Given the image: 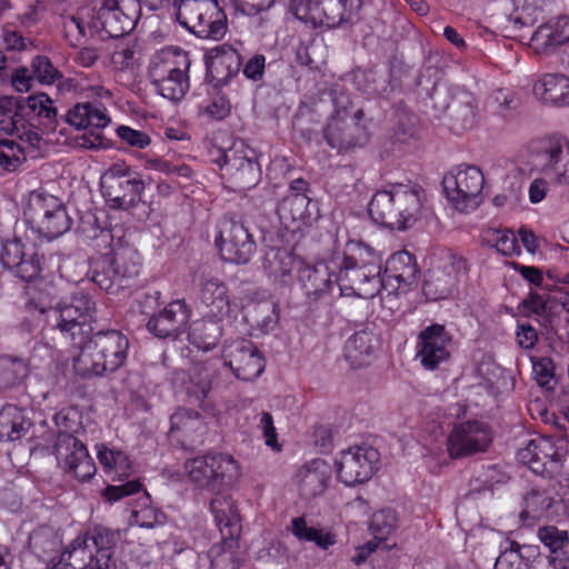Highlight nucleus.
<instances>
[{
    "label": "nucleus",
    "instance_id": "obj_1",
    "mask_svg": "<svg viewBox=\"0 0 569 569\" xmlns=\"http://www.w3.org/2000/svg\"><path fill=\"white\" fill-rule=\"evenodd\" d=\"M423 189L417 183L395 184L390 190L377 191L368 206L371 219L391 230H406L419 217Z\"/></svg>",
    "mask_w": 569,
    "mask_h": 569
},
{
    "label": "nucleus",
    "instance_id": "obj_2",
    "mask_svg": "<svg viewBox=\"0 0 569 569\" xmlns=\"http://www.w3.org/2000/svg\"><path fill=\"white\" fill-rule=\"evenodd\" d=\"M74 368L84 377H101L117 371L128 357L129 340L119 330H98L77 347Z\"/></svg>",
    "mask_w": 569,
    "mask_h": 569
},
{
    "label": "nucleus",
    "instance_id": "obj_3",
    "mask_svg": "<svg viewBox=\"0 0 569 569\" xmlns=\"http://www.w3.org/2000/svg\"><path fill=\"white\" fill-rule=\"evenodd\" d=\"M53 420L58 428L53 453L59 466L81 482L90 480L97 471L94 461L83 442L72 435L79 426L77 411L62 409L54 415Z\"/></svg>",
    "mask_w": 569,
    "mask_h": 569
},
{
    "label": "nucleus",
    "instance_id": "obj_4",
    "mask_svg": "<svg viewBox=\"0 0 569 569\" xmlns=\"http://www.w3.org/2000/svg\"><path fill=\"white\" fill-rule=\"evenodd\" d=\"M191 60L187 51L168 47L157 51L149 63L148 77L156 91L171 101H179L189 91Z\"/></svg>",
    "mask_w": 569,
    "mask_h": 569
},
{
    "label": "nucleus",
    "instance_id": "obj_5",
    "mask_svg": "<svg viewBox=\"0 0 569 569\" xmlns=\"http://www.w3.org/2000/svg\"><path fill=\"white\" fill-rule=\"evenodd\" d=\"M46 315V321L58 329L62 337L73 347L83 343L93 332L91 322L94 321L96 302L84 292H76L69 302H59L48 309H40Z\"/></svg>",
    "mask_w": 569,
    "mask_h": 569
},
{
    "label": "nucleus",
    "instance_id": "obj_6",
    "mask_svg": "<svg viewBox=\"0 0 569 569\" xmlns=\"http://www.w3.org/2000/svg\"><path fill=\"white\" fill-rule=\"evenodd\" d=\"M210 510L221 533V542L209 549L207 557L212 569H238V538L241 532L240 516L229 496H217L210 502Z\"/></svg>",
    "mask_w": 569,
    "mask_h": 569
},
{
    "label": "nucleus",
    "instance_id": "obj_7",
    "mask_svg": "<svg viewBox=\"0 0 569 569\" xmlns=\"http://www.w3.org/2000/svg\"><path fill=\"white\" fill-rule=\"evenodd\" d=\"M212 161L219 166L222 178L233 191L249 190L261 179L257 152L243 140H236L228 149H217Z\"/></svg>",
    "mask_w": 569,
    "mask_h": 569
},
{
    "label": "nucleus",
    "instance_id": "obj_8",
    "mask_svg": "<svg viewBox=\"0 0 569 569\" xmlns=\"http://www.w3.org/2000/svg\"><path fill=\"white\" fill-rule=\"evenodd\" d=\"M117 541L114 531L94 527L73 539L64 552L82 569H110Z\"/></svg>",
    "mask_w": 569,
    "mask_h": 569
},
{
    "label": "nucleus",
    "instance_id": "obj_9",
    "mask_svg": "<svg viewBox=\"0 0 569 569\" xmlns=\"http://www.w3.org/2000/svg\"><path fill=\"white\" fill-rule=\"evenodd\" d=\"M189 480L212 492L230 487L240 476L238 462L227 453L199 456L184 462Z\"/></svg>",
    "mask_w": 569,
    "mask_h": 569
},
{
    "label": "nucleus",
    "instance_id": "obj_10",
    "mask_svg": "<svg viewBox=\"0 0 569 569\" xmlns=\"http://www.w3.org/2000/svg\"><path fill=\"white\" fill-rule=\"evenodd\" d=\"M430 100L436 111L448 116L452 131L460 133L476 126L478 102L465 88L435 86Z\"/></svg>",
    "mask_w": 569,
    "mask_h": 569
},
{
    "label": "nucleus",
    "instance_id": "obj_11",
    "mask_svg": "<svg viewBox=\"0 0 569 569\" xmlns=\"http://www.w3.org/2000/svg\"><path fill=\"white\" fill-rule=\"evenodd\" d=\"M361 4V0H289V9L297 19L328 28L352 22Z\"/></svg>",
    "mask_w": 569,
    "mask_h": 569
},
{
    "label": "nucleus",
    "instance_id": "obj_12",
    "mask_svg": "<svg viewBox=\"0 0 569 569\" xmlns=\"http://www.w3.org/2000/svg\"><path fill=\"white\" fill-rule=\"evenodd\" d=\"M101 192L112 209L129 210L141 201L144 182L124 163L112 164L100 179Z\"/></svg>",
    "mask_w": 569,
    "mask_h": 569
},
{
    "label": "nucleus",
    "instance_id": "obj_13",
    "mask_svg": "<svg viewBox=\"0 0 569 569\" xmlns=\"http://www.w3.org/2000/svg\"><path fill=\"white\" fill-rule=\"evenodd\" d=\"M335 113L329 118L323 128V139L327 144L345 154L363 148L369 141V133L360 123H348L342 114H347L351 101L348 96L340 93L335 97Z\"/></svg>",
    "mask_w": 569,
    "mask_h": 569
},
{
    "label": "nucleus",
    "instance_id": "obj_14",
    "mask_svg": "<svg viewBox=\"0 0 569 569\" xmlns=\"http://www.w3.org/2000/svg\"><path fill=\"white\" fill-rule=\"evenodd\" d=\"M483 184L485 177L476 166H459L442 179L447 199L461 212L472 211L479 206Z\"/></svg>",
    "mask_w": 569,
    "mask_h": 569
},
{
    "label": "nucleus",
    "instance_id": "obj_15",
    "mask_svg": "<svg viewBox=\"0 0 569 569\" xmlns=\"http://www.w3.org/2000/svg\"><path fill=\"white\" fill-rule=\"evenodd\" d=\"M532 164L560 184H569V140L545 137L529 143Z\"/></svg>",
    "mask_w": 569,
    "mask_h": 569
},
{
    "label": "nucleus",
    "instance_id": "obj_16",
    "mask_svg": "<svg viewBox=\"0 0 569 569\" xmlns=\"http://www.w3.org/2000/svg\"><path fill=\"white\" fill-rule=\"evenodd\" d=\"M216 244L222 259L237 264L247 263L256 252L253 236L233 214H224L219 221Z\"/></svg>",
    "mask_w": 569,
    "mask_h": 569
},
{
    "label": "nucleus",
    "instance_id": "obj_17",
    "mask_svg": "<svg viewBox=\"0 0 569 569\" xmlns=\"http://www.w3.org/2000/svg\"><path fill=\"white\" fill-rule=\"evenodd\" d=\"M140 16L138 0H104L92 26L106 37L120 38L134 29Z\"/></svg>",
    "mask_w": 569,
    "mask_h": 569
},
{
    "label": "nucleus",
    "instance_id": "obj_18",
    "mask_svg": "<svg viewBox=\"0 0 569 569\" xmlns=\"http://www.w3.org/2000/svg\"><path fill=\"white\" fill-rule=\"evenodd\" d=\"M466 273V259L451 252L447 253L426 274L422 287L426 298L432 301L448 298Z\"/></svg>",
    "mask_w": 569,
    "mask_h": 569
},
{
    "label": "nucleus",
    "instance_id": "obj_19",
    "mask_svg": "<svg viewBox=\"0 0 569 569\" xmlns=\"http://www.w3.org/2000/svg\"><path fill=\"white\" fill-rule=\"evenodd\" d=\"M492 442V431L480 420L462 421L453 426L447 439L450 458L460 459L486 452Z\"/></svg>",
    "mask_w": 569,
    "mask_h": 569
},
{
    "label": "nucleus",
    "instance_id": "obj_20",
    "mask_svg": "<svg viewBox=\"0 0 569 569\" xmlns=\"http://www.w3.org/2000/svg\"><path fill=\"white\" fill-rule=\"evenodd\" d=\"M222 358L233 375L244 381L257 379L266 367L260 350L252 341L244 338L226 340L222 347Z\"/></svg>",
    "mask_w": 569,
    "mask_h": 569
},
{
    "label": "nucleus",
    "instance_id": "obj_21",
    "mask_svg": "<svg viewBox=\"0 0 569 569\" xmlns=\"http://www.w3.org/2000/svg\"><path fill=\"white\" fill-rule=\"evenodd\" d=\"M37 231L44 238L57 239L70 230L72 218L54 196L38 193L30 203Z\"/></svg>",
    "mask_w": 569,
    "mask_h": 569
},
{
    "label": "nucleus",
    "instance_id": "obj_22",
    "mask_svg": "<svg viewBox=\"0 0 569 569\" xmlns=\"http://www.w3.org/2000/svg\"><path fill=\"white\" fill-rule=\"evenodd\" d=\"M337 269L338 263L325 260L303 264L298 269V283L310 307L331 295L335 286L338 284Z\"/></svg>",
    "mask_w": 569,
    "mask_h": 569
},
{
    "label": "nucleus",
    "instance_id": "obj_23",
    "mask_svg": "<svg viewBox=\"0 0 569 569\" xmlns=\"http://www.w3.org/2000/svg\"><path fill=\"white\" fill-rule=\"evenodd\" d=\"M379 452L372 447L349 448L336 462L337 475L347 486L369 480L378 469Z\"/></svg>",
    "mask_w": 569,
    "mask_h": 569
},
{
    "label": "nucleus",
    "instance_id": "obj_24",
    "mask_svg": "<svg viewBox=\"0 0 569 569\" xmlns=\"http://www.w3.org/2000/svg\"><path fill=\"white\" fill-rule=\"evenodd\" d=\"M517 459L520 463L528 466L532 472L542 477H552L561 469V455L549 437L529 440L523 448L518 450Z\"/></svg>",
    "mask_w": 569,
    "mask_h": 569
},
{
    "label": "nucleus",
    "instance_id": "obj_25",
    "mask_svg": "<svg viewBox=\"0 0 569 569\" xmlns=\"http://www.w3.org/2000/svg\"><path fill=\"white\" fill-rule=\"evenodd\" d=\"M452 336L440 323H432L421 330L417 339V357L423 368L435 370L450 358Z\"/></svg>",
    "mask_w": 569,
    "mask_h": 569
},
{
    "label": "nucleus",
    "instance_id": "obj_26",
    "mask_svg": "<svg viewBox=\"0 0 569 569\" xmlns=\"http://www.w3.org/2000/svg\"><path fill=\"white\" fill-rule=\"evenodd\" d=\"M338 286L343 297L375 298L383 289L381 272L338 266Z\"/></svg>",
    "mask_w": 569,
    "mask_h": 569
},
{
    "label": "nucleus",
    "instance_id": "obj_27",
    "mask_svg": "<svg viewBox=\"0 0 569 569\" xmlns=\"http://www.w3.org/2000/svg\"><path fill=\"white\" fill-rule=\"evenodd\" d=\"M419 268L413 254L402 250L393 253L386 262L382 280L389 293H405L417 283Z\"/></svg>",
    "mask_w": 569,
    "mask_h": 569
},
{
    "label": "nucleus",
    "instance_id": "obj_28",
    "mask_svg": "<svg viewBox=\"0 0 569 569\" xmlns=\"http://www.w3.org/2000/svg\"><path fill=\"white\" fill-rule=\"evenodd\" d=\"M192 281L199 287V300L212 318L223 319L230 312V299L226 283L204 270H198Z\"/></svg>",
    "mask_w": 569,
    "mask_h": 569
},
{
    "label": "nucleus",
    "instance_id": "obj_29",
    "mask_svg": "<svg viewBox=\"0 0 569 569\" xmlns=\"http://www.w3.org/2000/svg\"><path fill=\"white\" fill-rule=\"evenodd\" d=\"M190 310L182 300L168 303L159 313L153 315L148 323V330L156 337L177 339L187 329Z\"/></svg>",
    "mask_w": 569,
    "mask_h": 569
},
{
    "label": "nucleus",
    "instance_id": "obj_30",
    "mask_svg": "<svg viewBox=\"0 0 569 569\" xmlns=\"http://www.w3.org/2000/svg\"><path fill=\"white\" fill-rule=\"evenodd\" d=\"M242 66L240 53L230 44H220L206 54L207 77L216 87L226 86Z\"/></svg>",
    "mask_w": 569,
    "mask_h": 569
},
{
    "label": "nucleus",
    "instance_id": "obj_31",
    "mask_svg": "<svg viewBox=\"0 0 569 569\" xmlns=\"http://www.w3.org/2000/svg\"><path fill=\"white\" fill-rule=\"evenodd\" d=\"M569 41V18L558 17L541 24L531 36V46L539 54L555 52Z\"/></svg>",
    "mask_w": 569,
    "mask_h": 569
},
{
    "label": "nucleus",
    "instance_id": "obj_32",
    "mask_svg": "<svg viewBox=\"0 0 569 569\" xmlns=\"http://www.w3.org/2000/svg\"><path fill=\"white\" fill-rule=\"evenodd\" d=\"M538 538L549 549L548 563L553 569H569V535L556 526L538 529Z\"/></svg>",
    "mask_w": 569,
    "mask_h": 569
},
{
    "label": "nucleus",
    "instance_id": "obj_33",
    "mask_svg": "<svg viewBox=\"0 0 569 569\" xmlns=\"http://www.w3.org/2000/svg\"><path fill=\"white\" fill-rule=\"evenodd\" d=\"M28 411L16 405H4L0 409V440L14 441L24 437L32 427Z\"/></svg>",
    "mask_w": 569,
    "mask_h": 569
},
{
    "label": "nucleus",
    "instance_id": "obj_34",
    "mask_svg": "<svg viewBox=\"0 0 569 569\" xmlns=\"http://www.w3.org/2000/svg\"><path fill=\"white\" fill-rule=\"evenodd\" d=\"M66 122L77 129H103L110 123L107 109L101 103L82 102L74 104L63 117Z\"/></svg>",
    "mask_w": 569,
    "mask_h": 569
},
{
    "label": "nucleus",
    "instance_id": "obj_35",
    "mask_svg": "<svg viewBox=\"0 0 569 569\" xmlns=\"http://www.w3.org/2000/svg\"><path fill=\"white\" fill-rule=\"evenodd\" d=\"M227 29V16L219 7L218 1L212 0L207 13H201L198 20L189 27L188 31L201 39L220 40L226 34Z\"/></svg>",
    "mask_w": 569,
    "mask_h": 569
},
{
    "label": "nucleus",
    "instance_id": "obj_36",
    "mask_svg": "<svg viewBox=\"0 0 569 569\" xmlns=\"http://www.w3.org/2000/svg\"><path fill=\"white\" fill-rule=\"evenodd\" d=\"M533 93L543 102L569 106V78L562 73H546L535 82Z\"/></svg>",
    "mask_w": 569,
    "mask_h": 569
},
{
    "label": "nucleus",
    "instance_id": "obj_37",
    "mask_svg": "<svg viewBox=\"0 0 569 569\" xmlns=\"http://www.w3.org/2000/svg\"><path fill=\"white\" fill-rule=\"evenodd\" d=\"M378 339L370 330L355 332L345 343V358L353 368L370 363Z\"/></svg>",
    "mask_w": 569,
    "mask_h": 569
},
{
    "label": "nucleus",
    "instance_id": "obj_38",
    "mask_svg": "<svg viewBox=\"0 0 569 569\" xmlns=\"http://www.w3.org/2000/svg\"><path fill=\"white\" fill-rule=\"evenodd\" d=\"M338 266L371 269V271L377 270V272H381L382 257L365 242L351 240L347 242L342 261Z\"/></svg>",
    "mask_w": 569,
    "mask_h": 569
},
{
    "label": "nucleus",
    "instance_id": "obj_39",
    "mask_svg": "<svg viewBox=\"0 0 569 569\" xmlns=\"http://www.w3.org/2000/svg\"><path fill=\"white\" fill-rule=\"evenodd\" d=\"M221 320L206 315L202 319L193 321L188 333L190 343L203 351L217 347L222 337Z\"/></svg>",
    "mask_w": 569,
    "mask_h": 569
},
{
    "label": "nucleus",
    "instance_id": "obj_40",
    "mask_svg": "<svg viewBox=\"0 0 569 569\" xmlns=\"http://www.w3.org/2000/svg\"><path fill=\"white\" fill-rule=\"evenodd\" d=\"M89 274L91 281L107 292L117 293L120 289H124V283L112 264L109 253H101L90 260Z\"/></svg>",
    "mask_w": 569,
    "mask_h": 569
},
{
    "label": "nucleus",
    "instance_id": "obj_41",
    "mask_svg": "<svg viewBox=\"0 0 569 569\" xmlns=\"http://www.w3.org/2000/svg\"><path fill=\"white\" fill-rule=\"evenodd\" d=\"M108 253L110 254L112 264L119 271L124 288L130 287L131 281L134 280L140 272L141 261L138 251L128 243H122L119 239L118 246L113 247Z\"/></svg>",
    "mask_w": 569,
    "mask_h": 569
},
{
    "label": "nucleus",
    "instance_id": "obj_42",
    "mask_svg": "<svg viewBox=\"0 0 569 569\" xmlns=\"http://www.w3.org/2000/svg\"><path fill=\"white\" fill-rule=\"evenodd\" d=\"M297 477L300 492L307 498L322 493L329 480L327 465L320 459L312 460L300 468Z\"/></svg>",
    "mask_w": 569,
    "mask_h": 569
},
{
    "label": "nucleus",
    "instance_id": "obj_43",
    "mask_svg": "<svg viewBox=\"0 0 569 569\" xmlns=\"http://www.w3.org/2000/svg\"><path fill=\"white\" fill-rule=\"evenodd\" d=\"M170 432H181L184 440L197 442L206 431L202 416L192 409L180 408L170 418Z\"/></svg>",
    "mask_w": 569,
    "mask_h": 569
},
{
    "label": "nucleus",
    "instance_id": "obj_44",
    "mask_svg": "<svg viewBox=\"0 0 569 569\" xmlns=\"http://www.w3.org/2000/svg\"><path fill=\"white\" fill-rule=\"evenodd\" d=\"M62 541L59 535L49 527L36 529L29 537L32 552L43 562L54 563L56 555L60 552Z\"/></svg>",
    "mask_w": 569,
    "mask_h": 569
},
{
    "label": "nucleus",
    "instance_id": "obj_45",
    "mask_svg": "<svg viewBox=\"0 0 569 569\" xmlns=\"http://www.w3.org/2000/svg\"><path fill=\"white\" fill-rule=\"evenodd\" d=\"M295 266V256L286 248L271 247L262 257V268L276 281L287 282Z\"/></svg>",
    "mask_w": 569,
    "mask_h": 569
},
{
    "label": "nucleus",
    "instance_id": "obj_46",
    "mask_svg": "<svg viewBox=\"0 0 569 569\" xmlns=\"http://www.w3.org/2000/svg\"><path fill=\"white\" fill-rule=\"evenodd\" d=\"M166 516L158 508L151 506L150 495L143 490V495L131 508L129 521L141 528H153L164 522Z\"/></svg>",
    "mask_w": 569,
    "mask_h": 569
},
{
    "label": "nucleus",
    "instance_id": "obj_47",
    "mask_svg": "<svg viewBox=\"0 0 569 569\" xmlns=\"http://www.w3.org/2000/svg\"><path fill=\"white\" fill-rule=\"evenodd\" d=\"M310 198L306 193H290L277 206V213L283 221H305L310 218Z\"/></svg>",
    "mask_w": 569,
    "mask_h": 569
},
{
    "label": "nucleus",
    "instance_id": "obj_48",
    "mask_svg": "<svg viewBox=\"0 0 569 569\" xmlns=\"http://www.w3.org/2000/svg\"><path fill=\"white\" fill-rule=\"evenodd\" d=\"M290 531L300 541L315 542L320 549L327 550L336 543V537L322 529L309 527L305 517L291 520Z\"/></svg>",
    "mask_w": 569,
    "mask_h": 569
},
{
    "label": "nucleus",
    "instance_id": "obj_49",
    "mask_svg": "<svg viewBox=\"0 0 569 569\" xmlns=\"http://www.w3.org/2000/svg\"><path fill=\"white\" fill-rule=\"evenodd\" d=\"M532 549L511 542L497 558L495 569H531Z\"/></svg>",
    "mask_w": 569,
    "mask_h": 569
},
{
    "label": "nucleus",
    "instance_id": "obj_50",
    "mask_svg": "<svg viewBox=\"0 0 569 569\" xmlns=\"http://www.w3.org/2000/svg\"><path fill=\"white\" fill-rule=\"evenodd\" d=\"M27 107L41 119V123L51 131L58 126V110L53 100L43 92L31 94L26 99Z\"/></svg>",
    "mask_w": 569,
    "mask_h": 569
},
{
    "label": "nucleus",
    "instance_id": "obj_51",
    "mask_svg": "<svg viewBox=\"0 0 569 569\" xmlns=\"http://www.w3.org/2000/svg\"><path fill=\"white\" fill-rule=\"evenodd\" d=\"M211 1L212 0H174L177 21L188 30L189 27L198 20L201 13H207Z\"/></svg>",
    "mask_w": 569,
    "mask_h": 569
},
{
    "label": "nucleus",
    "instance_id": "obj_52",
    "mask_svg": "<svg viewBox=\"0 0 569 569\" xmlns=\"http://www.w3.org/2000/svg\"><path fill=\"white\" fill-rule=\"evenodd\" d=\"M27 367L22 360L9 357L0 358V390L18 386L26 376Z\"/></svg>",
    "mask_w": 569,
    "mask_h": 569
},
{
    "label": "nucleus",
    "instance_id": "obj_53",
    "mask_svg": "<svg viewBox=\"0 0 569 569\" xmlns=\"http://www.w3.org/2000/svg\"><path fill=\"white\" fill-rule=\"evenodd\" d=\"M398 518L391 508H383L371 517L369 528L378 541L386 540L397 528Z\"/></svg>",
    "mask_w": 569,
    "mask_h": 569
},
{
    "label": "nucleus",
    "instance_id": "obj_54",
    "mask_svg": "<svg viewBox=\"0 0 569 569\" xmlns=\"http://www.w3.org/2000/svg\"><path fill=\"white\" fill-rule=\"evenodd\" d=\"M98 460L107 472L114 471L121 478L127 476L131 468L130 461L122 451H114L102 445L98 449Z\"/></svg>",
    "mask_w": 569,
    "mask_h": 569
},
{
    "label": "nucleus",
    "instance_id": "obj_55",
    "mask_svg": "<svg viewBox=\"0 0 569 569\" xmlns=\"http://www.w3.org/2000/svg\"><path fill=\"white\" fill-rule=\"evenodd\" d=\"M252 319L262 333L274 330L279 322V307L277 303L267 301L254 306Z\"/></svg>",
    "mask_w": 569,
    "mask_h": 569
},
{
    "label": "nucleus",
    "instance_id": "obj_56",
    "mask_svg": "<svg viewBox=\"0 0 569 569\" xmlns=\"http://www.w3.org/2000/svg\"><path fill=\"white\" fill-rule=\"evenodd\" d=\"M513 11L509 16V21L517 29L532 26L537 19L538 7L535 0H512Z\"/></svg>",
    "mask_w": 569,
    "mask_h": 569
},
{
    "label": "nucleus",
    "instance_id": "obj_57",
    "mask_svg": "<svg viewBox=\"0 0 569 569\" xmlns=\"http://www.w3.org/2000/svg\"><path fill=\"white\" fill-rule=\"evenodd\" d=\"M489 240L502 256L520 254V246L510 230L489 231Z\"/></svg>",
    "mask_w": 569,
    "mask_h": 569
},
{
    "label": "nucleus",
    "instance_id": "obj_58",
    "mask_svg": "<svg viewBox=\"0 0 569 569\" xmlns=\"http://www.w3.org/2000/svg\"><path fill=\"white\" fill-rule=\"evenodd\" d=\"M32 72L42 84H52L62 73L44 56H37L31 62Z\"/></svg>",
    "mask_w": 569,
    "mask_h": 569
},
{
    "label": "nucleus",
    "instance_id": "obj_59",
    "mask_svg": "<svg viewBox=\"0 0 569 569\" xmlns=\"http://www.w3.org/2000/svg\"><path fill=\"white\" fill-rule=\"evenodd\" d=\"M22 148L11 139L0 140V166L9 171H16L20 166V154Z\"/></svg>",
    "mask_w": 569,
    "mask_h": 569
},
{
    "label": "nucleus",
    "instance_id": "obj_60",
    "mask_svg": "<svg viewBox=\"0 0 569 569\" xmlns=\"http://www.w3.org/2000/svg\"><path fill=\"white\" fill-rule=\"evenodd\" d=\"M276 0H222L226 6H230L234 13L253 17L260 12L269 10Z\"/></svg>",
    "mask_w": 569,
    "mask_h": 569
},
{
    "label": "nucleus",
    "instance_id": "obj_61",
    "mask_svg": "<svg viewBox=\"0 0 569 569\" xmlns=\"http://www.w3.org/2000/svg\"><path fill=\"white\" fill-rule=\"evenodd\" d=\"M62 31L70 46L77 47L86 37V26L80 17L73 14L62 16Z\"/></svg>",
    "mask_w": 569,
    "mask_h": 569
},
{
    "label": "nucleus",
    "instance_id": "obj_62",
    "mask_svg": "<svg viewBox=\"0 0 569 569\" xmlns=\"http://www.w3.org/2000/svg\"><path fill=\"white\" fill-rule=\"evenodd\" d=\"M16 277L22 281L31 282L37 279L41 271V259L37 253L27 254L20 262L12 269Z\"/></svg>",
    "mask_w": 569,
    "mask_h": 569
},
{
    "label": "nucleus",
    "instance_id": "obj_63",
    "mask_svg": "<svg viewBox=\"0 0 569 569\" xmlns=\"http://www.w3.org/2000/svg\"><path fill=\"white\" fill-rule=\"evenodd\" d=\"M26 256L21 240L16 238L2 244L0 260L3 267L12 270Z\"/></svg>",
    "mask_w": 569,
    "mask_h": 569
},
{
    "label": "nucleus",
    "instance_id": "obj_64",
    "mask_svg": "<svg viewBox=\"0 0 569 569\" xmlns=\"http://www.w3.org/2000/svg\"><path fill=\"white\" fill-rule=\"evenodd\" d=\"M111 63L120 71L133 69L136 66V44L122 43L117 46L111 56Z\"/></svg>",
    "mask_w": 569,
    "mask_h": 569
}]
</instances>
